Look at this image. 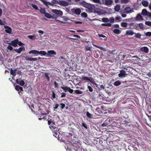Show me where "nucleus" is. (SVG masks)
<instances>
[{
	"label": "nucleus",
	"mask_w": 151,
	"mask_h": 151,
	"mask_svg": "<svg viewBox=\"0 0 151 151\" xmlns=\"http://www.w3.org/2000/svg\"><path fill=\"white\" fill-rule=\"evenodd\" d=\"M107 125V124L106 123H103L102 124V126L103 127H104L106 126Z\"/></svg>",
	"instance_id": "63"
},
{
	"label": "nucleus",
	"mask_w": 151,
	"mask_h": 151,
	"mask_svg": "<svg viewBox=\"0 0 151 151\" xmlns=\"http://www.w3.org/2000/svg\"><path fill=\"white\" fill-rule=\"evenodd\" d=\"M148 12L145 9H143L142 11V14L145 16H147Z\"/></svg>",
	"instance_id": "16"
},
{
	"label": "nucleus",
	"mask_w": 151,
	"mask_h": 151,
	"mask_svg": "<svg viewBox=\"0 0 151 151\" xmlns=\"http://www.w3.org/2000/svg\"><path fill=\"white\" fill-rule=\"evenodd\" d=\"M32 6L35 9L37 10H39V9H38V8L37 7V6L35 4H32Z\"/></svg>",
	"instance_id": "40"
},
{
	"label": "nucleus",
	"mask_w": 151,
	"mask_h": 151,
	"mask_svg": "<svg viewBox=\"0 0 151 151\" xmlns=\"http://www.w3.org/2000/svg\"><path fill=\"white\" fill-rule=\"evenodd\" d=\"M146 35L147 36H151V32H147L146 33Z\"/></svg>",
	"instance_id": "53"
},
{
	"label": "nucleus",
	"mask_w": 151,
	"mask_h": 151,
	"mask_svg": "<svg viewBox=\"0 0 151 151\" xmlns=\"http://www.w3.org/2000/svg\"><path fill=\"white\" fill-rule=\"evenodd\" d=\"M11 45H9L7 47V49L10 51L12 50L13 49V48Z\"/></svg>",
	"instance_id": "39"
},
{
	"label": "nucleus",
	"mask_w": 151,
	"mask_h": 151,
	"mask_svg": "<svg viewBox=\"0 0 151 151\" xmlns=\"http://www.w3.org/2000/svg\"><path fill=\"white\" fill-rule=\"evenodd\" d=\"M122 18L120 16H117L115 17V20L116 22H120L121 21Z\"/></svg>",
	"instance_id": "27"
},
{
	"label": "nucleus",
	"mask_w": 151,
	"mask_h": 151,
	"mask_svg": "<svg viewBox=\"0 0 151 151\" xmlns=\"http://www.w3.org/2000/svg\"><path fill=\"white\" fill-rule=\"evenodd\" d=\"M121 83L119 81H117L114 83V85L115 86H118L121 84Z\"/></svg>",
	"instance_id": "32"
},
{
	"label": "nucleus",
	"mask_w": 151,
	"mask_h": 151,
	"mask_svg": "<svg viewBox=\"0 0 151 151\" xmlns=\"http://www.w3.org/2000/svg\"><path fill=\"white\" fill-rule=\"evenodd\" d=\"M73 36L75 37H77V38H80V37L78 35H73Z\"/></svg>",
	"instance_id": "60"
},
{
	"label": "nucleus",
	"mask_w": 151,
	"mask_h": 151,
	"mask_svg": "<svg viewBox=\"0 0 151 151\" xmlns=\"http://www.w3.org/2000/svg\"><path fill=\"white\" fill-rule=\"evenodd\" d=\"M140 50L142 52H144L146 53L149 52V49L146 47H142L140 48Z\"/></svg>",
	"instance_id": "13"
},
{
	"label": "nucleus",
	"mask_w": 151,
	"mask_h": 151,
	"mask_svg": "<svg viewBox=\"0 0 151 151\" xmlns=\"http://www.w3.org/2000/svg\"><path fill=\"white\" fill-rule=\"evenodd\" d=\"M147 16L149 17L150 18H151V12L149 13L148 12V13Z\"/></svg>",
	"instance_id": "61"
},
{
	"label": "nucleus",
	"mask_w": 151,
	"mask_h": 151,
	"mask_svg": "<svg viewBox=\"0 0 151 151\" xmlns=\"http://www.w3.org/2000/svg\"><path fill=\"white\" fill-rule=\"evenodd\" d=\"M135 37H136L139 38L141 37V35L140 34H135Z\"/></svg>",
	"instance_id": "46"
},
{
	"label": "nucleus",
	"mask_w": 151,
	"mask_h": 151,
	"mask_svg": "<svg viewBox=\"0 0 151 151\" xmlns=\"http://www.w3.org/2000/svg\"><path fill=\"white\" fill-rule=\"evenodd\" d=\"M81 12V10L79 8L76 9L75 10V13L78 15Z\"/></svg>",
	"instance_id": "22"
},
{
	"label": "nucleus",
	"mask_w": 151,
	"mask_h": 151,
	"mask_svg": "<svg viewBox=\"0 0 151 151\" xmlns=\"http://www.w3.org/2000/svg\"><path fill=\"white\" fill-rule=\"evenodd\" d=\"M4 27L5 29V31L6 32L9 34H10L12 32V29L10 27L7 26H5Z\"/></svg>",
	"instance_id": "12"
},
{
	"label": "nucleus",
	"mask_w": 151,
	"mask_h": 151,
	"mask_svg": "<svg viewBox=\"0 0 151 151\" xmlns=\"http://www.w3.org/2000/svg\"><path fill=\"white\" fill-rule=\"evenodd\" d=\"M61 105V108L62 109H63L65 107V104H60Z\"/></svg>",
	"instance_id": "56"
},
{
	"label": "nucleus",
	"mask_w": 151,
	"mask_h": 151,
	"mask_svg": "<svg viewBox=\"0 0 151 151\" xmlns=\"http://www.w3.org/2000/svg\"><path fill=\"white\" fill-rule=\"evenodd\" d=\"M28 37L32 40H35L36 39V36L34 35H29Z\"/></svg>",
	"instance_id": "31"
},
{
	"label": "nucleus",
	"mask_w": 151,
	"mask_h": 151,
	"mask_svg": "<svg viewBox=\"0 0 151 151\" xmlns=\"http://www.w3.org/2000/svg\"><path fill=\"white\" fill-rule=\"evenodd\" d=\"M102 3L106 6L111 4L112 1L111 0H102Z\"/></svg>",
	"instance_id": "7"
},
{
	"label": "nucleus",
	"mask_w": 151,
	"mask_h": 151,
	"mask_svg": "<svg viewBox=\"0 0 151 151\" xmlns=\"http://www.w3.org/2000/svg\"><path fill=\"white\" fill-rule=\"evenodd\" d=\"M134 34V33L132 30H128L126 32V35H133Z\"/></svg>",
	"instance_id": "18"
},
{
	"label": "nucleus",
	"mask_w": 151,
	"mask_h": 151,
	"mask_svg": "<svg viewBox=\"0 0 151 151\" xmlns=\"http://www.w3.org/2000/svg\"><path fill=\"white\" fill-rule=\"evenodd\" d=\"M49 125H50V128L52 131L54 133L53 135L56 138H58L59 137V133L58 131V128L55 126L54 124L55 123L53 121H48V122Z\"/></svg>",
	"instance_id": "1"
},
{
	"label": "nucleus",
	"mask_w": 151,
	"mask_h": 151,
	"mask_svg": "<svg viewBox=\"0 0 151 151\" xmlns=\"http://www.w3.org/2000/svg\"><path fill=\"white\" fill-rule=\"evenodd\" d=\"M124 11L126 13H132L133 12V9L131 6H128L124 9Z\"/></svg>",
	"instance_id": "5"
},
{
	"label": "nucleus",
	"mask_w": 151,
	"mask_h": 151,
	"mask_svg": "<svg viewBox=\"0 0 151 151\" xmlns=\"http://www.w3.org/2000/svg\"><path fill=\"white\" fill-rule=\"evenodd\" d=\"M61 88L65 92L68 91L70 93H72L73 91V90L68 86L61 87Z\"/></svg>",
	"instance_id": "6"
},
{
	"label": "nucleus",
	"mask_w": 151,
	"mask_h": 151,
	"mask_svg": "<svg viewBox=\"0 0 151 151\" xmlns=\"http://www.w3.org/2000/svg\"><path fill=\"white\" fill-rule=\"evenodd\" d=\"M18 44L19 45V46H21L22 45H24L23 43H22L21 42H20V41H19V40H18Z\"/></svg>",
	"instance_id": "54"
},
{
	"label": "nucleus",
	"mask_w": 151,
	"mask_h": 151,
	"mask_svg": "<svg viewBox=\"0 0 151 151\" xmlns=\"http://www.w3.org/2000/svg\"><path fill=\"white\" fill-rule=\"evenodd\" d=\"M15 89L18 91H19V93L20 92L22 91V88L19 86H16Z\"/></svg>",
	"instance_id": "25"
},
{
	"label": "nucleus",
	"mask_w": 151,
	"mask_h": 151,
	"mask_svg": "<svg viewBox=\"0 0 151 151\" xmlns=\"http://www.w3.org/2000/svg\"><path fill=\"white\" fill-rule=\"evenodd\" d=\"M95 11L99 15L103 14L106 12L105 11L99 8L96 9Z\"/></svg>",
	"instance_id": "4"
},
{
	"label": "nucleus",
	"mask_w": 151,
	"mask_h": 151,
	"mask_svg": "<svg viewBox=\"0 0 151 151\" xmlns=\"http://www.w3.org/2000/svg\"><path fill=\"white\" fill-rule=\"evenodd\" d=\"M86 115L88 117L90 118H91L92 117V115L88 112H87Z\"/></svg>",
	"instance_id": "35"
},
{
	"label": "nucleus",
	"mask_w": 151,
	"mask_h": 151,
	"mask_svg": "<svg viewBox=\"0 0 151 151\" xmlns=\"http://www.w3.org/2000/svg\"><path fill=\"white\" fill-rule=\"evenodd\" d=\"M25 50V48L23 46L19 48V49H14V50L16 52L18 53H20L22 51H24Z\"/></svg>",
	"instance_id": "10"
},
{
	"label": "nucleus",
	"mask_w": 151,
	"mask_h": 151,
	"mask_svg": "<svg viewBox=\"0 0 151 151\" xmlns=\"http://www.w3.org/2000/svg\"><path fill=\"white\" fill-rule=\"evenodd\" d=\"M121 2L122 3L125 4L128 2V0H121Z\"/></svg>",
	"instance_id": "45"
},
{
	"label": "nucleus",
	"mask_w": 151,
	"mask_h": 151,
	"mask_svg": "<svg viewBox=\"0 0 151 151\" xmlns=\"http://www.w3.org/2000/svg\"><path fill=\"white\" fill-rule=\"evenodd\" d=\"M91 48L92 47L88 46H86L85 47V50L86 51H91Z\"/></svg>",
	"instance_id": "37"
},
{
	"label": "nucleus",
	"mask_w": 151,
	"mask_h": 151,
	"mask_svg": "<svg viewBox=\"0 0 151 151\" xmlns=\"http://www.w3.org/2000/svg\"><path fill=\"white\" fill-rule=\"evenodd\" d=\"M136 19L138 20H142L143 18L141 15L140 14H138L136 17Z\"/></svg>",
	"instance_id": "23"
},
{
	"label": "nucleus",
	"mask_w": 151,
	"mask_h": 151,
	"mask_svg": "<svg viewBox=\"0 0 151 151\" xmlns=\"http://www.w3.org/2000/svg\"><path fill=\"white\" fill-rule=\"evenodd\" d=\"M126 72L124 70H121L120 73L119 74V76L120 77H124L126 76Z\"/></svg>",
	"instance_id": "11"
},
{
	"label": "nucleus",
	"mask_w": 151,
	"mask_h": 151,
	"mask_svg": "<svg viewBox=\"0 0 151 151\" xmlns=\"http://www.w3.org/2000/svg\"><path fill=\"white\" fill-rule=\"evenodd\" d=\"M93 45L94 46L100 48L101 50H103L104 51L105 50V49L104 48H103L102 47H99V46H96V45H95L94 44H93Z\"/></svg>",
	"instance_id": "42"
},
{
	"label": "nucleus",
	"mask_w": 151,
	"mask_h": 151,
	"mask_svg": "<svg viewBox=\"0 0 151 151\" xmlns=\"http://www.w3.org/2000/svg\"><path fill=\"white\" fill-rule=\"evenodd\" d=\"M38 32L40 34H43L44 32L43 31L41 30H40L38 31Z\"/></svg>",
	"instance_id": "52"
},
{
	"label": "nucleus",
	"mask_w": 151,
	"mask_h": 151,
	"mask_svg": "<svg viewBox=\"0 0 151 151\" xmlns=\"http://www.w3.org/2000/svg\"><path fill=\"white\" fill-rule=\"evenodd\" d=\"M101 19L102 22H108L109 21V19L107 18H103Z\"/></svg>",
	"instance_id": "30"
},
{
	"label": "nucleus",
	"mask_w": 151,
	"mask_h": 151,
	"mask_svg": "<svg viewBox=\"0 0 151 151\" xmlns=\"http://www.w3.org/2000/svg\"><path fill=\"white\" fill-rule=\"evenodd\" d=\"M113 31L115 33L117 34H119L121 32L120 30L119 29H114V30Z\"/></svg>",
	"instance_id": "28"
},
{
	"label": "nucleus",
	"mask_w": 151,
	"mask_h": 151,
	"mask_svg": "<svg viewBox=\"0 0 151 151\" xmlns=\"http://www.w3.org/2000/svg\"><path fill=\"white\" fill-rule=\"evenodd\" d=\"M47 54V52L45 51H39V52L38 53V54H40L41 55H44L45 56Z\"/></svg>",
	"instance_id": "20"
},
{
	"label": "nucleus",
	"mask_w": 151,
	"mask_h": 151,
	"mask_svg": "<svg viewBox=\"0 0 151 151\" xmlns=\"http://www.w3.org/2000/svg\"><path fill=\"white\" fill-rule=\"evenodd\" d=\"M88 88L89 89V91H91V92L92 91L93 89L91 86H88Z\"/></svg>",
	"instance_id": "59"
},
{
	"label": "nucleus",
	"mask_w": 151,
	"mask_h": 151,
	"mask_svg": "<svg viewBox=\"0 0 151 151\" xmlns=\"http://www.w3.org/2000/svg\"><path fill=\"white\" fill-rule=\"evenodd\" d=\"M65 96H66L65 93H62V94L61 95V97L63 98V97H65Z\"/></svg>",
	"instance_id": "57"
},
{
	"label": "nucleus",
	"mask_w": 151,
	"mask_h": 151,
	"mask_svg": "<svg viewBox=\"0 0 151 151\" xmlns=\"http://www.w3.org/2000/svg\"><path fill=\"white\" fill-rule=\"evenodd\" d=\"M128 24L125 22H122L121 23V26L123 27H127Z\"/></svg>",
	"instance_id": "26"
},
{
	"label": "nucleus",
	"mask_w": 151,
	"mask_h": 151,
	"mask_svg": "<svg viewBox=\"0 0 151 151\" xmlns=\"http://www.w3.org/2000/svg\"><path fill=\"white\" fill-rule=\"evenodd\" d=\"M139 26L141 29H142L143 28V24H142L141 23H140L139 24Z\"/></svg>",
	"instance_id": "50"
},
{
	"label": "nucleus",
	"mask_w": 151,
	"mask_h": 151,
	"mask_svg": "<svg viewBox=\"0 0 151 151\" xmlns=\"http://www.w3.org/2000/svg\"><path fill=\"white\" fill-rule=\"evenodd\" d=\"M58 104H55V105L54 106V109H56L58 108Z\"/></svg>",
	"instance_id": "51"
},
{
	"label": "nucleus",
	"mask_w": 151,
	"mask_h": 151,
	"mask_svg": "<svg viewBox=\"0 0 151 151\" xmlns=\"http://www.w3.org/2000/svg\"><path fill=\"white\" fill-rule=\"evenodd\" d=\"M25 59L27 61H35L37 60V59L36 58H31L27 57H26Z\"/></svg>",
	"instance_id": "14"
},
{
	"label": "nucleus",
	"mask_w": 151,
	"mask_h": 151,
	"mask_svg": "<svg viewBox=\"0 0 151 151\" xmlns=\"http://www.w3.org/2000/svg\"><path fill=\"white\" fill-rule=\"evenodd\" d=\"M46 114H41L40 117L39 118V119L40 120L44 118Z\"/></svg>",
	"instance_id": "33"
},
{
	"label": "nucleus",
	"mask_w": 151,
	"mask_h": 151,
	"mask_svg": "<svg viewBox=\"0 0 151 151\" xmlns=\"http://www.w3.org/2000/svg\"><path fill=\"white\" fill-rule=\"evenodd\" d=\"M82 126L83 127H84L85 128H86V129H87V126H86V125L84 123H82Z\"/></svg>",
	"instance_id": "55"
},
{
	"label": "nucleus",
	"mask_w": 151,
	"mask_h": 151,
	"mask_svg": "<svg viewBox=\"0 0 151 151\" xmlns=\"http://www.w3.org/2000/svg\"><path fill=\"white\" fill-rule=\"evenodd\" d=\"M43 1H42L43 3H44V4H45L46 6H48V4L46 1H44V0H42Z\"/></svg>",
	"instance_id": "49"
},
{
	"label": "nucleus",
	"mask_w": 151,
	"mask_h": 151,
	"mask_svg": "<svg viewBox=\"0 0 151 151\" xmlns=\"http://www.w3.org/2000/svg\"><path fill=\"white\" fill-rule=\"evenodd\" d=\"M51 11L52 12L58 15L59 16H62L63 14V12L60 10H58L57 9H52L51 10Z\"/></svg>",
	"instance_id": "8"
},
{
	"label": "nucleus",
	"mask_w": 151,
	"mask_h": 151,
	"mask_svg": "<svg viewBox=\"0 0 151 151\" xmlns=\"http://www.w3.org/2000/svg\"><path fill=\"white\" fill-rule=\"evenodd\" d=\"M45 77L47 79L48 81H49V78L48 76V75L47 74H45Z\"/></svg>",
	"instance_id": "64"
},
{
	"label": "nucleus",
	"mask_w": 151,
	"mask_h": 151,
	"mask_svg": "<svg viewBox=\"0 0 151 151\" xmlns=\"http://www.w3.org/2000/svg\"><path fill=\"white\" fill-rule=\"evenodd\" d=\"M57 4L62 6H66L69 4V3L68 2L64 1H58L57 2Z\"/></svg>",
	"instance_id": "3"
},
{
	"label": "nucleus",
	"mask_w": 151,
	"mask_h": 151,
	"mask_svg": "<svg viewBox=\"0 0 151 151\" xmlns=\"http://www.w3.org/2000/svg\"><path fill=\"white\" fill-rule=\"evenodd\" d=\"M38 10H39L40 12L42 14H44L45 13H46L45 10L44 8H40V9H39Z\"/></svg>",
	"instance_id": "29"
},
{
	"label": "nucleus",
	"mask_w": 151,
	"mask_h": 151,
	"mask_svg": "<svg viewBox=\"0 0 151 151\" xmlns=\"http://www.w3.org/2000/svg\"><path fill=\"white\" fill-rule=\"evenodd\" d=\"M17 69L13 70L11 69L10 70V73L11 75H12L14 76H15L16 75V72Z\"/></svg>",
	"instance_id": "21"
},
{
	"label": "nucleus",
	"mask_w": 151,
	"mask_h": 151,
	"mask_svg": "<svg viewBox=\"0 0 151 151\" xmlns=\"http://www.w3.org/2000/svg\"><path fill=\"white\" fill-rule=\"evenodd\" d=\"M142 5L145 7L149 5V2L146 0L142 1Z\"/></svg>",
	"instance_id": "15"
},
{
	"label": "nucleus",
	"mask_w": 151,
	"mask_h": 151,
	"mask_svg": "<svg viewBox=\"0 0 151 151\" xmlns=\"http://www.w3.org/2000/svg\"><path fill=\"white\" fill-rule=\"evenodd\" d=\"M21 86H23L24 84V82L23 81H21L19 83V84Z\"/></svg>",
	"instance_id": "43"
},
{
	"label": "nucleus",
	"mask_w": 151,
	"mask_h": 151,
	"mask_svg": "<svg viewBox=\"0 0 151 151\" xmlns=\"http://www.w3.org/2000/svg\"><path fill=\"white\" fill-rule=\"evenodd\" d=\"M145 24L149 26H151V22L150 21H146L145 22Z\"/></svg>",
	"instance_id": "41"
},
{
	"label": "nucleus",
	"mask_w": 151,
	"mask_h": 151,
	"mask_svg": "<svg viewBox=\"0 0 151 151\" xmlns=\"http://www.w3.org/2000/svg\"><path fill=\"white\" fill-rule=\"evenodd\" d=\"M101 25L103 26H110L111 25H110V24H108V23H106V24H105V23H104V24H101Z\"/></svg>",
	"instance_id": "47"
},
{
	"label": "nucleus",
	"mask_w": 151,
	"mask_h": 151,
	"mask_svg": "<svg viewBox=\"0 0 151 151\" xmlns=\"http://www.w3.org/2000/svg\"><path fill=\"white\" fill-rule=\"evenodd\" d=\"M39 52V51L37 50H33L30 51L29 53V54L32 53L33 54H38V53Z\"/></svg>",
	"instance_id": "17"
},
{
	"label": "nucleus",
	"mask_w": 151,
	"mask_h": 151,
	"mask_svg": "<svg viewBox=\"0 0 151 151\" xmlns=\"http://www.w3.org/2000/svg\"><path fill=\"white\" fill-rule=\"evenodd\" d=\"M62 18L64 21H67L68 19L66 17H63Z\"/></svg>",
	"instance_id": "48"
},
{
	"label": "nucleus",
	"mask_w": 151,
	"mask_h": 151,
	"mask_svg": "<svg viewBox=\"0 0 151 151\" xmlns=\"http://www.w3.org/2000/svg\"><path fill=\"white\" fill-rule=\"evenodd\" d=\"M98 35L100 37H101L103 38H105L106 37V36H104V35H101V34H99Z\"/></svg>",
	"instance_id": "58"
},
{
	"label": "nucleus",
	"mask_w": 151,
	"mask_h": 151,
	"mask_svg": "<svg viewBox=\"0 0 151 151\" xmlns=\"http://www.w3.org/2000/svg\"><path fill=\"white\" fill-rule=\"evenodd\" d=\"M109 19V22L112 23H114V21H115V19L113 17H111V18H110Z\"/></svg>",
	"instance_id": "38"
},
{
	"label": "nucleus",
	"mask_w": 151,
	"mask_h": 151,
	"mask_svg": "<svg viewBox=\"0 0 151 151\" xmlns=\"http://www.w3.org/2000/svg\"><path fill=\"white\" fill-rule=\"evenodd\" d=\"M18 43V40L16 39L12 41L9 44L13 46L14 47H16L17 46Z\"/></svg>",
	"instance_id": "9"
},
{
	"label": "nucleus",
	"mask_w": 151,
	"mask_h": 151,
	"mask_svg": "<svg viewBox=\"0 0 151 151\" xmlns=\"http://www.w3.org/2000/svg\"><path fill=\"white\" fill-rule=\"evenodd\" d=\"M81 16L82 17L86 18L87 17V14L85 12H83L81 14Z\"/></svg>",
	"instance_id": "34"
},
{
	"label": "nucleus",
	"mask_w": 151,
	"mask_h": 151,
	"mask_svg": "<svg viewBox=\"0 0 151 151\" xmlns=\"http://www.w3.org/2000/svg\"><path fill=\"white\" fill-rule=\"evenodd\" d=\"M44 15L45 17L51 19L53 18V17H52L51 14L47 13L46 12L45 13Z\"/></svg>",
	"instance_id": "19"
},
{
	"label": "nucleus",
	"mask_w": 151,
	"mask_h": 151,
	"mask_svg": "<svg viewBox=\"0 0 151 151\" xmlns=\"http://www.w3.org/2000/svg\"><path fill=\"white\" fill-rule=\"evenodd\" d=\"M82 79L86 81H90V79L87 77H84L82 78Z\"/></svg>",
	"instance_id": "44"
},
{
	"label": "nucleus",
	"mask_w": 151,
	"mask_h": 151,
	"mask_svg": "<svg viewBox=\"0 0 151 151\" xmlns=\"http://www.w3.org/2000/svg\"><path fill=\"white\" fill-rule=\"evenodd\" d=\"M121 15L122 17H126L127 16L126 14H121Z\"/></svg>",
	"instance_id": "62"
},
{
	"label": "nucleus",
	"mask_w": 151,
	"mask_h": 151,
	"mask_svg": "<svg viewBox=\"0 0 151 151\" xmlns=\"http://www.w3.org/2000/svg\"><path fill=\"white\" fill-rule=\"evenodd\" d=\"M75 92L77 94H81L83 93V92L78 90H76L75 91Z\"/></svg>",
	"instance_id": "36"
},
{
	"label": "nucleus",
	"mask_w": 151,
	"mask_h": 151,
	"mask_svg": "<svg viewBox=\"0 0 151 151\" xmlns=\"http://www.w3.org/2000/svg\"><path fill=\"white\" fill-rule=\"evenodd\" d=\"M56 54V52L54 50H50L47 51V56L51 57L53 56L54 55H55Z\"/></svg>",
	"instance_id": "2"
},
{
	"label": "nucleus",
	"mask_w": 151,
	"mask_h": 151,
	"mask_svg": "<svg viewBox=\"0 0 151 151\" xmlns=\"http://www.w3.org/2000/svg\"><path fill=\"white\" fill-rule=\"evenodd\" d=\"M120 6L119 5H117L114 7V9L115 11H119L120 9Z\"/></svg>",
	"instance_id": "24"
}]
</instances>
